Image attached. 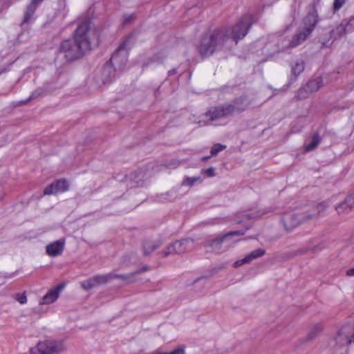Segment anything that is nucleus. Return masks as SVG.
Wrapping results in <instances>:
<instances>
[{
  "label": "nucleus",
  "instance_id": "obj_44",
  "mask_svg": "<svg viewBox=\"0 0 354 354\" xmlns=\"http://www.w3.org/2000/svg\"><path fill=\"white\" fill-rule=\"evenodd\" d=\"M148 270H149V267L147 266H145L140 270L138 271V272L137 274L140 273L141 272L147 271Z\"/></svg>",
  "mask_w": 354,
  "mask_h": 354
},
{
  "label": "nucleus",
  "instance_id": "obj_4",
  "mask_svg": "<svg viewBox=\"0 0 354 354\" xmlns=\"http://www.w3.org/2000/svg\"><path fill=\"white\" fill-rule=\"evenodd\" d=\"M313 216V214H306V212L291 211L284 213L281 221L285 230L290 232L299 225L311 221Z\"/></svg>",
  "mask_w": 354,
  "mask_h": 354
},
{
  "label": "nucleus",
  "instance_id": "obj_19",
  "mask_svg": "<svg viewBox=\"0 0 354 354\" xmlns=\"http://www.w3.org/2000/svg\"><path fill=\"white\" fill-rule=\"evenodd\" d=\"M347 32H349L344 21L330 31L331 36L334 39L340 38Z\"/></svg>",
  "mask_w": 354,
  "mask_h": 354
},
{
  "label": "nucleus",
  "instance_id": "obj_22",
  "mask_svg": "<svg viewBox=\"0 0 354 354\" xmlns=\"http://www.w3.org/2000/svg\"><path fill=\"white\" fill-rule=\"evenodd\" d=\"M322 330V326L321 324H317L313 325L310 328L308 333L306 336V340L311 341V340L314 339L317 336V335L321 333Z\"/></svg>",
  "mask_w": 354,
  "mask_h": 354
},
{
  "label": "nucleus",
  "instance_id": "obj_5",
  "mask_svg": "<svg viewBox=\"0 0 354 354\" xmlns=\"http://www.w3.org/2000/svg\"><path fill=\"white\" fill-rule=\"evenodd\" d=\"M66 350L63 339L39 342L35 347L30 349V354H59Z\"/></svg>",
  "mask_w": 354,
  "mask_h": 354
},
{
  "label": "nucleus",
  "instance_id": "obj_35",
  "mask_svg": "<svg viewBox=\"0 0 354 354\" xmlns=\"http://www.w3.org/2000/svg\"><path fill=\"white\" fill-rule=\"evenodd\" d=\"M348 32H351L354 30V17H352L349 21L344 20Z\"/></svg>",
  "mask_w": 354,
  "mask_h": 354
},
{
  "label": "nucleus",
  "instance_id": "obj_39",
  "mask_svg": "<svg viewBox=\"0 0 354 354\" xmlns=\"http://www.w3.org/2000/svg\"><path fill=\"white\" fill-rule=\"evenodd\" d=\"M111 72H112L111 66L109 65L105 66V67L104 68V70H103V74L104 75L109 74Z\"/></svg>",
  "mask_w": 354,
  "mask_h": 354
},
{
  "label": "nucleus",
  "instance_id": "obj_21",
  "mask_svg": "<svg viewBox=\"0 0 354 354\" xmlns=\"http://www.w3.org/2000/svg\"><path fill=\"white\" fill-rule=\"evenodd\" d=\"M321 142V138L317 133L313 135L311 140L309 143L305 145V150L306 151H310L314 150Z\"/></svg>",
  "mask_w": 354,
  "mask_h": 354
},
{
  "label": "nucleus",
  "instance_id": "obj_34",
  "mask_svg": "<svg viewBox=\"0 0 354 354\" xmlns=\"http://www.w3.org/2000/svg\"><path fill=\"white\" fill-rule=\"evenodd\" d=\"M202 172L204 174H205L207 177H213L215 176V169L212 167H210L207 169L203 170Z\"/></svg>",
  "mask_w": 354,
  "mask_h": 354
},
{
  "label": "nucleus",
  "instance_id": "obj_24",
  "mask_svg": "<svg viewBox=\"0 0 354 354\" xmlns=\"http://www.w3.org/2000/svg\"><path fill=\"white\" fill-rule=\"evenodd\" d=\"M327 207L328 205L324 202L319 203L315 207L314 210H313L311 212H306V214H313L314 216L312 218V220L316 219L326 210Z\"/></svg>",
  "mask_w": 354,
  "mask_h": 354
},
{
  "label": "nucleus",
  "instance_id": "obj_38",
  "mask_svg": "<svg viewBox=\"0 0 354 354\" xmlns=\"http://www.w3.org/2000/svg\"><path fill=\"white\" fill-rule=\"evenodd\" d=\"M245 263H248V262L246 261V259L244 257L243 259H242L241 260H238L236 262H234V267L238 268V267L241 266L242 265L245 264Z\"/></svg>",
  "mask_w": 354,
  "mask_h": 354
},
{
  "label": "nucleus",
  "instance_id": "obj_11",
  "mask_svg": "<svg viewBox=\"0 0 354 354\" xmlns=\"http://www.w3.org/2000/svg\"><path fill=\"white\" fill-rule=\"evenodd\" d=\"M129 41V39L124 40L112 55L110 59V62L113 66L121 68L127 63V56L129 50V47H128Z\"/></svg>",
  "mask_w": 354,
  "mask_h": 354
},
{
  "label": "nucleus",
  "instance_id": "obj_9",
  "mask_svg": "<svg viewBox=\"0 0 354 354\" xmlns=\"http://www.w3.org/2000/svg\"><path fill=\"white\" fill-rule=\"evenodd\" d=\"M194 241L192 239H185L171 243L165 250L161 252L166 257L173 254H183L189 252L194 248Z\"/></svg>",
  "mask_w": 354,
  "mask_h": 354
},
{
  "label": "nucleus",
  "instance_id": "obj_27",
  "mask_svg": "<svg viewBox=\"0 0 354 354\" xmlns=\"http://www.w3.org/2000/svg\"><path fill=\"white\" fill-rule=\"evenodd\" d=\"M201 178L200 176L194 177H186L182 182L183 186H193L196 182L201 181Z\"/></svg>",
  "mask_w": 354,
  "mask_h": 354
},
{
  "label": "nucleus",
  "instance_id": "obj_37",
  "mask_svg": "<svg viewBox=\"0 0 354 354\" xmlns=\"http://www.w3.org/2000/svg\"><path fill=\"white\" fill-rule=\"evenodd\" d=\"M136 18V16L134 14H131L130 15L126 16L124 18V20L123 21L124 25H128L131 24Z\"/></svg>",
  "mask_w": 354,
  "mask_h": 354
},
{
  "label": "nucleus",
  "instance_id": "obj_12",
  "mask_svg": "<svg viewBox=\"0 0 354 354\" xmlns=\"http://www.w3.org/2000/svg\"><path fill=\"white\" fill-rule=\"evenodd\" d=\"M323 81L321 77L310 80L306 84L301 88L297 93V98L304 99L308 97L310 93L317 91L322 86Z\"/></svg>",
  "mask_w": 354,
  "mask_h": 354
},
{
  "label": "nucleus",
  "instance_id": "obj_41",
  "mask_svg": "<svg viewBox=\"0 0 354 354\" xmlns=\"http://www.w3.org/2000/svg\"><path fill=\"white\" fill-rule=\"evenodd\" d=\"M43 1L44 0H31V2H32L36 6H39Z\"/></svg>",
  "mask_w": 354,
  "mask_h": 354
},
{
  "label": "nucleus",
  "instance_id": "obj_25",
  "mask_svg": "<svg viewBox=\"0 0 354 354\" xmlns=\"http://www.w3.org/2000/svg\"><path fill=\"white\" fill-rule=\"evenodd\" d=\"M266 254V251L263 249L259 248L252 251L250 254L245 257L248 263H250L254 259L263 257Z\"/></svg>",
  "mask_w": 354,
  "mask_h": 354
},
{
  "label": "nucleus",
  "instance_id": "obj_17",
  "mask_svg": "<svg viewBox=\"0 0 354 354\" xmlns=\"http://www.w3.org/2000/svg\"><path fill=\"white\" fill-rule=\"evenodd\" d=\"M354 209V192L335 207L339 214H347Z\"/></svg>",
  "mask_w": 354,
  "mask_h": 354
},
{
  "label": "nucleus",
  "instance_id": "obj_15",
  "mask_svg": "<svg viewBox=\"0 0 354 354\" xmlns=\"http://www.w3.org/2000/svg\"><path fill=\"white\" fill-rule=\"evenodd\" d=\"M64 285L59 284L57 287L50 289L40 300V305H48L55 302L59 297Z\"/></svg>",
  "mask_w": 354,
  "mask_h": 354
},
{
  "label": "nucleus",
  "instance_id": "obj_23",
  "mask_svg": "<svg viewBox=\"0 0 354 354\" xmlns=\"http://www.w3.org/2000/svg\"><path fill=\"white\" fill-rule=\"evenodd\" d=\"M113 273H109L105 275H95L93 277V281H94L95 286H99L105 284L110 280L113 279Z\"/></svg>",
  "mask_w": 354,
  "mask_h": 354
},
{
  "label": "nucleus",
  "instance_id": "obj_31",
  "mask_svg": "<svg viewBox=\"0 0 354 354\" xmlns=\"http://www.w3.org/2000/svg\"><path fill=\"white\" fill-rule=\"evenodd\" d=\"M44 93V90L43 88H39L36 89L35 91H33L32 93V94L30 95V97L26 101V102H29V101H30L32 99L37 98V97L43 95Z\"/></svg>",
  "mask_w": 354,
  "mask_h": 354
},
{
  "label": "nucleus",
  "instance_id": "obj_30",
  "mask_svg": "<svg viewBox=\"0 0 354 354\" xmlns=\"http://www.w3.org/2000/svg\"><path fill=\"white\" fill-rule=\"evenodd\" d=\"M151 354H185V347L183 346H178L177 348L174 349L170 353H161L159 351H155L151 353Z\"/></svg>",
  "mask_w": 354,
  "mask_h": 354
},
{
  "label": "nucleus",
  "instance_id": "obj_47",
  "mask_svg": "<svg viewBox=\"0 0 354 354\" xmlns=\"http://www.w3.org/2000/svg\"><path fill=\"white\" fill-rule=\"evenodd\" d=\"M306 252V250H302L300 252L301 254H303V253H305Z\"/></svg>",
  "mask_w": 354,
  "mask_h": 354
},
{
  "label": "nucleus",
  "instance_id": "obj_20",
  "mask_svg": "<svg viewBox=\"0 0 354 354\" xmlns=\"http://www.w3.org/2000/svg\"><path fill=\"white\" fill-rule=\"evenodd\" d=\"M37 6H36L32 2L30 1V3L27 6L26 9L24 12V17L22 21V24H27L30 21V20L33 17L34 13L37 10Z\"/></svg>",
  "mask_w": 354,
  "mask_h": 354
},
{
  "label": "nucleus",
  "instance_id": "obj_29",
  "mask_svg": "<svg viewBox=\"0 0 354 354\" xmlns=\"http://www.w3.org/2000/svg\"><path fill=\"white\" fill-rule=\"evenodd\" d=\"M82 287L86 290H88L95 287L94 281H93V278H90L87 280H85L81 283Z\"/></svg>",
  "mask_w": 354,
  "mask_h": 354
},
{
  "label": "nucleus",
  "instance_id": "obj_10",
  "mask_svg": "<svg viewBox=\"0 0 354 354\" xmlns=\"http://www.w3.org/2000/svg\"><path fill=\"white\" fill-rule=\"evenodd\" d=\"M245 232V230L231 231L215 239H206L203 242V245L204 248H206L207 252H218L221 250L222 248V244L226 238L236 235H243Z\"/></svg>",
  "mask_w": 354,
  "mask_h": 354
},
{
  "label": "nucleus",
  "instance_id": "obj_8",
  "mask_svg": "<svg viewBox=\"0 0 354 354\" xmlns=\"http://www.w3.org/2000/svg\"><path fill=\"white\" fill-rule=\"evenodd\" d=\"M335 351L354 342V326L347 324L339 329L334 339Z\"/></svg>",
  "mask_w": 354,
  "mask_h": 354
},
{
  "label": "nucleus",
  "instance_id": "obj_3",
  "mask_svg": "<svg viewBox=\"0 0 354 354\" xmlns=\"http://www.w3.org/2000/svg\"><path fill=\"white\" fill-rule=\"evenodd\" d=\"M318 21V15L314 3L308 10L307 15L303 20L302 30L296 33L290 43L291 48L295 47L304 41L311 34Z\"/></svg>",
  "mask_w": 354,
  "mask_h": 354
},
{
  "label": "nucleus",
  "instance_id": "obj_6",
  "mask_svg": "<svg viewBox=\"0 0 354 354\" xmlns=\"http://www.w3.org/2000/svg\"><path fill=\"white\" fill-rule=\"evenodd\" d=\"M254 21V18L252 15L245 14L239 21V22L233 26L230 34H229L227 30L224 29L227 32V35L230 38L229 44L233 41H235L236 44L239 39L243 38L248 33L249 28Z\"/></svg>",
  "mask_w": 354,
  "mask_h": 354
},
{
  "label": "nucleus",
  "instance_id": "obj_36",
  "mask_svg": "<svg viewBox=\"0 0 354 354\" xmlns=\"http://www.w3.org/2000/svg\"><path fill=\"white\" fill-rule=\"evenodd\" d=\"M346 2V0H335L333 3V8L335 10H339Z\"/></svg>",
  "mask_w": 354,
  "mask_h": 354
},
{
  "label": "nucleus",
  "instance_id": "obj_28",
  "mask_svg": "<svg viewBox=\"0 0 354 354\" xmlns=\"http://www.w3.org/2000/svg\"><path fill=\"white\" fill-rule=\"evenodd\" d=\"M226 146L221 144H216L211 149V156H216L220 151L224 150Z\"/></svg>",
  "mask_w": 354,
  "mask_h": 354
},
{
  "label": "nucleus",
  "instance_id": "obj_43",
  "mask_svg": "<svg viewBox=\"0 0 354 354\" xmlns=\"http://www.w3.org/2000/svg\"><path fill=\"white\" fill-rule=\"evenodd\" d=\"M176 73H177L176 70L175 68H174V69H171V70L169 71L168 75H172L176 74Z\"/></svg>",
  "mask_w": 354,
  "mask_h": 354
},
{
  "label": "nucleus",
  "instance_id": "obj_40",
  "mask_svg": "<svg viewBox=\"0 0 354 354\" xmlns=\"http://www.w3.org/2000/svg\"><path fill=\"white\" fill-rule=\"evenodd\" d=\"M346 276L354 277V267L346 270Z\"/></svg>",
  "mask_w": 354,
  "mask_h": 354
},
{
  "label": "nucleus",
  "instance_id": "obj_46",
  "mask_svg": "<svg viewBox=\"0 0 354 354\" xmlns=\"http://www.w3.org/2000/svg\"><path fill=\"white\" fill-rule=\"evenodd\" d=\"M180 163H181V162H179L178 164L174 163L173 165H174L175 167H176V166H178V165H180Z\"/></svg>",
  "mask_w": 354,
  "mask_h": 354
},
{
  "label": "nucleus",
  "instance_id": "obj_2",
  "mask_svg": "<svg viewBox=\"0 0 354 354\" xmlns=\"http://www.w3.org/2000/svg\"><path fill=\"white\" fill-rule=\"evenodd\" d=\"M230 38L223 29H218L204 36L198 46V51L202 57L212 55L213 53L229 47Z\"/></svg>",
  "mask_w": 354,
  "mask_h": 354
},
{
  "label": "nucleus",
  "instance_id": "obj_42",
  "mask_svg": "<svg viewBox=\"0 0 354 354\" xmlns=\"http://www.w3.org/2000/svg\"><path fill=\"white\" fill-rule=\"evenodd\" d=\"M245 216L247 217L248 219H251L257 217V215H252L251 214H245Z\"/></svg>",
  "mask_w": 354,
  "mask_h": 354
},
{
  "label": "nucleus",
  "instance_id": "obj_13",
  "mask_svg": "<svg viewBox=\"0 0 354 354\" xmlns=\"http://www.w3.org/2000/svg\"><path fill=\"white\" fill-rule=\"evenodd\" d=\"M69 188L67 180L64 178L57 180L47 186L44 189V195L57 194L59 192H64Z\"/></svg>",
  "mask_w": 354,
  "mask_h": 354
},
{
  "label": "nucleus",
  "instance_id": "obj_14",
  "mask_svg": "<svg viewBox=\"0 0 354 354\" xmlns=\"http://www.w3.org/2000/svg\"><path fill=\"white\" fill-rule=\"evenodd\" d=\"M65 243V239H60L47 245L46 247V254L52 257L61 255L64 249Z\"/></svg>",
  "mask_w": 354,
  "mask_h": 354
},
{
  "label": "nucleus",
  "instance_id": "obj_45",
  "mask_svg": "<svg viewBox=\"0 0 354 354\" xmlns=\"http://www.w3.org/2000/svg\"><path fill=\"white\" fill-rule=\"evenodd\" d=\"M210 157H211V156H204V157H203V158H202V159H201V160H202L203 162H205V161H207V160H209V159L210 158Z\"/></svg>",
  "mask_w": 354,
  "mask_h": 354
},
{
  "label": "nucleus",
  "instance_id": "obj_7",
  "mask_svg": "<svg viewBox=\"0 0 354 354\" xmlns=\"http://www.w3.org/2000/svg\"><path fill=\"white\" fill-rule=\"evenodd\" d=\"M232 108L228 106L227 104L212 106L204 113L205 119L203 121H199V122L212 123L218 120L232 116Z\"/></svg>",
  "mask_w": 354,
  "mask_h": 354
},
{
  "label": "nucleus",
  "instance_id": "obj_33",
  "mask_svg": "<svg viewBox=\"0 0 354 354\" xmlns=\"http://www.w3.org/2000/svg\"><path fill=\"white\" fill-rule=\"evenodd\" d=\"M15 299L17 301H18L21 304H24L27 302V297H26V295L25 293L16 294Z\"/></svg>",
  "mask_w": 354,
  "mask_h": 354
},
{
  "label": "nucleus",
  "instance_id": "obj_32",
  "mask_svg": "<svg viewBox=\"0 0 354 354\" xmlns=\"http://www.w3.org/2000/svg\"><path fill=\"white\" fill-rule=\"evenodd\" d=\"M138 272H131L129 274H113V279L114 278H118V279H122V280H125V281H130V279L131 277H133V276H135Z\"/></svg>",
  "mask_w": 354,
  "mask_h": 354
},
{
  "label": "nucleus",
  "instance_id": "obj_26",
  "mask_svg": "<svg viewBox=\"0 0 354 354\" xmlns=\"http://www.w3.org/2000/svg\"><path fill=\"white\" fill-rule=\"evenodd\" d=\"M304 70V62L302 60L296 62L292 66V74L295 76V79Z\"/></svg>",
  "mask_w": 354,
  "mask_h": 354
},
{
  "label": "nucleus",
  "instance_id": "obj_16",
  "mask_svg": "<svg viewBox=\"0 0 354 354\" xmlns=\"http://www.w3.org/2000/svg\"><path fill=\"white\" fill-rule=\"evenodd\" d=\"M227 105L232 108V115L234 113H239L249 106L250 102L246 97L241 96L234 100L232 103H227Z\"/></svg>",
  "mask_w": 354,
  "mask_h": 354
},
{
  "label": "nucleus",
  "instance_id": "obj_1",
  "mask_svg": "<svg viewBox=\"0 0 354 354\" xmlns=\"http://www.w3.org/2000/svg\"><path fill=\"white\" fill-rule=\"evenodd\" d=\"M91 33L90 20L87 18L80 20L73 32V39L62 41L59 47V53L67 62L80 59L91 51Z\"/></svg>",
  "mask_w": 354,
  "mask_h": 354
},
{
  "label": "nucleus",
  "instance_id": "obj_18",
  "mask_svg": "<svg viewBox=\"0 0 354 354\" xmlns=\"http://www.w3.org/2000/svg\"><path fill=\"white\" fill-rule=\"evenodd\" d=\"M162 244V241L156 240H145L142 243L143 252L145 255H148L151 253L155 250L160 248Z\"/></svg>",
  "mask_w": 354,
  "mask_h": 354
}]
</instances>
